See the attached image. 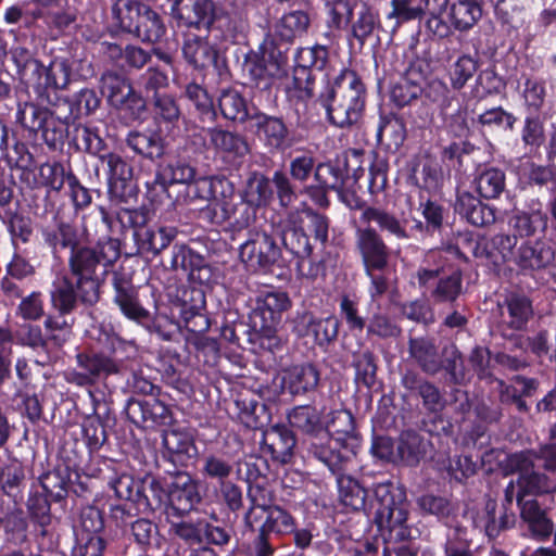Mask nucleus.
Returning <instances> with one entry per match:
<instances>
[{
  "mask_svg": "<svg viewBox=\"0 0 556 556\" xmlns=\"http://www.w3.org/2000/svg\"><path fill=\"white\" fill-rule=\"evenodd\" d=\"M251 122L255 134L271 153H283L293 146L291 131L281 116L253 110Z\"/></svg>",
  "mask_w": 556,
  "mask_h": 556,
  "instance_id": "obj_14",
  "label": "nucleus"
},
{
  "mask_svg": "<svg viewBox=\"0 0 556 556\" xmlns=\"http://www.w3.org/2000/svg\"><path fill=\"white\" fill-rule=\"evenodd\" d=\"M218 108L224 118L244 123L251 121V114L244 97L233 88L223 89L218 97Z\"/></svg>",
  "mask_w": 556,
  "mask_h": 556,
  "instance_id": "obj_50",
  "label": "nucleus"
},
{
  "mask_svg": "<svg viewBox=\"0 0 556 556\" xmlns=\"http://www.w3.org/2000/svg\"><path fill=\"white\" fill-rule=\"evenodd\" d=\"M361 219L364 223H376L381 232L395 240H408L410 238L407 230V219L399 218L395 214L384 208L376 206L365 208Z\"/></svg>",
  "mask_w": 556,
  "mask_h": 556,
  "instance_id": "obj_37",
  "label": "nucleus"
},
{
  "mask_svg": "<svg viewBox=\"0 0 556 556\" xmlns=\"http://www.w3.org/2000/svg\"><path fill=\"white\" fill-rule=\"evenodd\" d=\"M109 168V193L112 200L125 201L126 189L134 177L132 166L117 153L101 155Z\"/></svg>",
  "mask_w": 556,
  "mask_h": 556,
  "instance_id": "obj_30",
  "label": "nucleus"
},
{
  "mask_svg": "<svg viewBox=\"0 0 556 556\" xmlns=\"http://www.w3.org/2000/svg\"><path fill=\"white\" fill-rule=\"evenodd\" d=\"M162 442L175 464L185 466L197 453V446L188 432L177 429L164 430Z\"/></svg>",
  "mask_w": 556,
  "mask_h": 556,
  "instance_id": "obj_42",
  "label": "nucleus"
},
{
  "mask_svg": "<svg viewBox=\"0 0 556 556\" xmlns=\"http://www.w3.org/2000/svg\"><path fill=\"white\" fill-rule=\"evenodd\" d=\"M517 504L520 518L528 525L533 535L547 538L552 534L554 523L547 517L546 509L542 508L535 498H527L522 493H517Z\"/></svg>",
  "mask_w": 556,
  "mask_h": 556,
  "instance_id": "obj_34",
  "label": "nucleus"
},
{
  "mask_svg": "<svg viewBox=\"0 0 556 556\" xmlns=\"http://www.w3.org/2000/svg\"><path fill=\"white\" fill-rule=\"evenodd\" d=\"M210 140V146L215 150L232 155L243 157L249 153V144L243 136L217 127H207L205 129Z\"/></svg>",
  "mask_w": 556,
  "mask_h": 556,
  "instance_id": "obj_43",
  "label": "nucleus"
},
{
  "mask_svg": "<svg viewBox=\"0 0 556 556\" xmlns=\"http://www.w3.org/2000/svg\"><path fill=\"white\" fill-rule=\"evenodd\" d=\"M42 237L54 255L71 251L68 269L73 279L64 276L53 283L50 291L52 307L60 316H66L78 306H94L100 301V289L109 269L121 256L122 242L106 236L93 247L81 245L85 232L76 224L65 220L45 228Z\"/></svg>",
  "mask_w": 556,
  "mask_h": 556,
  "instance_id": "obj_1",
  "label": "nucleus"
},
{
  "mask_svg": "<svg viewBox=\"0 0 556 556\" xmlns=\"http://www.w3.org/2000/svg\"><path fill=\"white\" fill-rule=\"evenodd\" d=\"M555 260L553 247L544 241L527 242L519 247L516 263L522 269L540 270L549 266Z\"/></svg>",
  "mask_w": 556,
  "mask_h": 556,
  "instance_id": "obj_39",
  "label": "nucleus"
},
{
  "mask_svg": "<svg viewBox=\"0 0 556 556\" xmlns=\"http://www.w3.org/2000/svg\"><path fill=\"white\" fill-rule=\"evenodd\" d=\"M502 337L506 339L513 348L520 350L529 348L531 352L539 357L547 356L549 358V355L553 354L546 330H542L531 338L504 330Z\"/></svg>",
  "mask_w": 556,
  "mask_h": 556,
  "instance_id": "obj_63",
  "label": "nucleus"
},
{
  "mask_svg": "<svg viewBox=\"0 0 556 556\" xmlns=\"http://www.w3.org/2000/svg\"><path fill=\"white\" fill-rule=\"evenodd\" d=\"M116 220L123 229V247L127 256L160 255L169 247L178 231L175 227L149 226L144 208H121Z\"/></svg>",
  "mask_w": 556,
  "mask_h": 556,
  "instance_id": "obj_4",
  "label": "nucleus"
},
{
  "mask_svg": "<svg viewBox=\"0 0 556 556\" xmlns=\"http://www.w3.org/2000/svg\"><path fill=\"white\" fill-rule=\"evenodd\" d=\"M135 88L129 78L115 71H105L100 77V90L110 105L115 106Z\"/></svg>",
  "mask_w": 556,
  "mask_h": 556,
  "instance_id": "obj_56",
  "label": "nucleus"
},
{
  "mask_svg": "<svg viewBox=\"0 0 556 556\" xmlns=\"http://www.w3.org/2000/svg\"><path fill=\"white\" fill-rule=\"evenodd\" d=\"M374 497L370 509H374L379 531L407 525L409 504L403 489L392 482L378 483L374 489Z\"/></svg>",
  "mask_w": 556,
  "mask_h": 556,
  "instance_id": "obj_6",
  "label": "nucleus"
},
{
  "mask_svg": "<svg viewBox=\"0 0 556 556\" xmlns=\"http://www.w3.org/2000/svg\"><path fill=\"white\" fill-rule=\"evenodd\" d=\"M377 139L388 149L397 150L406 139V126L404 121L393 114L381 116L377 129Z\"/></svg>",
  "mask_w": 556,
  "mask_h": 556,
  "instance_id": "obj_58",
  "label": "nucleus"
},
{
  "mask_svg": "<svg viewBox=\"0 0 556 556\" xmlns=\"http://www.w3.org/2000/svg\"><path fill=\"white\" fill-rule=\"evenodd\" d=\"M364 156V152L361 150H351L345 154L344 167L332 164L331 162L318 163L314 181L321 185L324 188H328L331 191H338L342 186L345 185L346 177L351 170V164L356 165L353 168V178L357 181L364 174V168L359 165L361 159Z\"/></svg>",
  "mask_w": 556,
  "mask_h": 556,
  "instance_id": "obj_17",
  "label": "nucleus"
},
{
  "mask_svg": "<svg viewBox=\"0 0 556 556\" xmlns=\"http://www.w3.org/2000/svg\"><path fill=\"white\" fill-rule=\"evenodd\" d=\"M242 262L263 273H269L281 261V250L266 231H256L240 247Z\"/></svg>",
  "mask_w": 556,
  "mask_h": 556,
  "instance_id": "obj_11",
  "label": "nucleus"
},
{
  "mask_svg": "<svg viewBox=\"0 0 556 556\" xmlns=\"http://www.w3.org/2000/svg\"><path fill=\"white\" fill-rule=\"evenodd\" d=\"M125 143L136 154L153 162L161 159L165 153L163 137L160 132L152 129L129 131Z\"/></svg>",
  "mask_w": 556,
  "mask_h": 556,
  "instance_id": "obj_38",
  "label": "nucleus"
},
{
  "mask_svg": "<svg viewBox=\"0 0 556 556\" xmlns=\"http://www.w3.org/2000/svg\"><path fill=\"white\" fill-rule=\"evenodd\" d=\"M167 498L177 516L189 513L201 497L197 483L184 471H178L168 484Z\"/></svg>",
  "mask_w": 556,
  "mask_h": 556,
  "instance_id": "obj_22",
  "label": "nucleus"
},
{
  "mask_svg": "<svg viewBox=\"0 0 556 556\" xmlns=\"http://www.w3.org/2000/svg\"><path fill=\"white\" fill-rule=\"evenodd\" d=\"M292 214L298 223L303 225L304 230H308L315 241L325 248L329 238V218L308 206H305L301 211H296Z\"/></svg>",
  "mask_w": 556,
  "mask_h": 556,
  "instance_id": "obj_53",
  "label": "nucleus"
},
{
  "mask_svg": "<svg viewBox=\"0 0 556 556\" xmlns=\"http://www.w3.org/2000/svg\"><path fill=\"white\" fill-rule=\"evenodd\" d=\"M383 540V556H417L408 525L380 531Z\"/></svg>",
  "mask_w": 556,
  "mask_h": 556,
  "instance_id": "obj_41",
  "label": "nucleus"
},
{
  "mask_svg": "<svg viewBox=\"0 0 556 556\" xmlns=\"http://www.w3.org/2000/svg\"><path fill=\"white\" fill-rule=\"evenodd\" d=\"M340 325L333 315L318 318L311 312H304L295 318L294 329L298 336L312 337L318 346L326 348L337 340Z\"/></svg>",
  "mask_w": 556,
  "mask_h": 556,
  "instance_id": "obj_18",
  "label": "nucleus"
},
{
  "mask_svg": "<svg viewBox=\"0 0 556 556\" xmlns=\"http://www.w3.org/2000/svg\"><path fill=\"white\" fill-rule=\"evenodd\" d=\"M262 525L253 541L255 556H271L281 535L294 531V518L278 505H270L260 513Z\"/></svg>",
  "mask_w": 556,
  "mask_h": 556,
  "instance_id": "obj_8",
  "label": "nucleus"
},
{
  "mask_svg": "<svg viewBox=\"0 0 556 556\" xmlns=\"http://www.w3.org/2000/svg\"><path fill=\"white\" fill-rule=\"evenodd\" d=\"M76 367L64 372L66 382L85 388L97 384L112 375H118L122 362L94 351H83L76 354Z\"/></svg>",
  "mask_w": 556,
  "mask_h": 556,
  "instance_id": "obj_7",
  "label": "nucleus"
},
{
  "mask_svg": "<svg viewBox=\"0 0 556 556\" xmlns=\"http://www.w3.org/2000/svg\"><path fill=\"white\" fill-rule=\"evenodd\" d=\"M29 65L27 70L17 74L21 83L27 88L34 89L38 103L46 105L59 103V93L47 90V85H45L46 66L38 60Z\"/></svg>",
  "mask_w": 556,
  "mask_h": 556,
  "instance_id": "obj_45",
  "label": "nucleus"
},
{
  "mask_svg": "<svg viewBox=\"0 0 556 556\" xmlns=\"http://www.w3.org/2000/svg\"><path fill=\"white\" fill-rule=\"evenodd\" d=\"M180 318L188 331L201 334L211 327L210 318L204 313L205 295L201 289H184L179 298Z\"/></svg>",
  "mask_w": 556,
  "mask_h": 556,
  "instance_id": "obj_20",
  "label": "nucleus"
},
{
  "mask_svg": "<svg viewBox=\"0 0 556 556\" xmlns=\"http://www.w3.org/2000/svg\"><path fill=\"white\" fill-rule=\"evenodd\" d=\"M182 55L186 62L197 71L213 66L220 79L228 80L230 78L226 59L220 56L215 46L204 37L187 36L182 45Z\"/></svg>",
  "mask_w": 556,
  "mask_h": 556,
  "instance_id": "obj_10",
  "label": "nucleus"
},
{
  "mask_svg": "<svg viewBox=\"0 0 556 556\" xmlns=\"http://www.w3.org/2000/svg\"><path fill=\"white\" fill-rule=\"evenodd\" d=\"M462 292L463 275L459 270H455L451 275L438 279L435 287L430 292V298L435 304H448L456 307V301Z\"/></svg>",
  "mask_w": 556,
  "mask_h": 556,
  "instance_id": "obj_57",
  "label": "nucleus"
},
{
  "mask_svg": "<svg viewBox=\"0 0 556 556\" xmlns=\"http://www.w3.org/2000/svg\"><path fill=\"white\" fill-rule=\"evenodd\" d=\"M409 357L418 365L422 372L434 376L437 359L440 356L435 339L430 336L409 337L407 342Z\"/></svg>",
  "mask_w": 556,
  "mask_h": 556,
  "instance_id": "obj_36",
  "label": "nucleus"
},
{
  "mask_svg": "<svg viewBox=\"0 0 556 556\" xmlns=\"http://www.w3.org/2000/svg\"><path fill=\"white\" fill-rule=\"evenodd\" d=\"M164 33L165 26L160 14L148 5L130 34L139 38L142 42H156Z\"/></svg>",
  "mask_w": 556,
  "mask_h": 556,
  "instance_id": "obj_64",
  "label": "nucleus"
},
{
  "mask_svg": "<svg viewBox=\"0 0 556 556\" xmlns=\"http://www.w3.org/2000/svg\"><path fill=\"white\" fill-rule=\"evenodd\" d=\"M366 98V86L352 70H343L317 94V101L325 108L330 123L341 128L359 122Z\"/></svg>",
  "mask_w": 556,
  "mask_h": 556,
  "instance_id": "obj_3",
  "label": "nucleus"
},
{
  "mask_svg": "<svg viewBox=\"0 0 556 556\" xmlns=\"http://www.w3.org/2000/svg\"><path fill=\"white\" fill-rule=\"evenodd\" d=\"M235 190V185L231 182V192L222 198L216 207L208 212L212 214V223L227 224L232 231H242L255 222L256 210L241 197L237 198Z\"/></svg>",
  "mask_w": 556,
  "mask_h": 556,
  "instance_id": "obj_12",
  "label": "nucleus"
},
{
  "mask_svg": "<svg viewBox=\"0 0 556 556\" xmlns=\"http://www.w3.org/2000/svg\"><path fill=\"white\" fill-rule=\"evenodd\" d=\"M541 206L539 201H533L529 211H514L509 224L519 237H534L545 232L548 217Z\"/></svg>",
  "mask_w": 556,
  "mask_h": 556,
  "instance_id": "obj_32",
  "label": "nucleus"
},
{
  "mask_svg": "<svg viewBox=\"0 0 556 556\" xmlns=\"http://www.w3.org/2000/svg\"><path fill=\"white\" fill-rule=\"evenodd\" d=\"M262 450L270 454L280 464H288L293 457L296 438L291 429L283 425L270 427L263 433Z\"/></svg>",
  "mask_w": 556,
  "mask_h": 556,
  "instance_id": "obj_24",
  "label": "nucleus"
},
{
  "mask_svg": "<svg viewBox=\"0 0 556 556\" xmlns=\"http://www.w3.org/2000/svg\"><path fill=\"white\" fill-rule=\"evenodd\" d=\"M4 159L11 168H17L21 173V180L27 184L34 177L35 160L25 143L13 138L11 149L4 154ZM35 180V178H33Z\"/></svg>",
  "mask_w": 556,
  "mask_h": 556,
  "instance_id": "obj_61",
  "label": "nucleus"
},
{
  "mask_svg": "<svg viewBox=\"0 0 556 556\" xmlns=\"http://www.w3.org/2000/svg\"><path fill=\"white\" fill-rule=\"evenodd\" d=\"M279 236L283 248L293 256L300 260H307L313 252V245L309 238L304 230L303 225H300L292 213L279 231Z\"/></svg>",
  "mask_w": 556,
  "mask_h": 556,
  "instance_id": "obj_33",
  "label": "nucleus"
},
{
  "mask_svg": "<svg viewBox=\"0 0 556 556\" xmlns=\"http://www.w3.org/2000/svg\"><path fill=\"white\" fill-rule=\"evenodd\" d=\"M291 45V41L279 35L264 41L257 51L244 55L242 67L254 87L268 90L288 75Z\"/></svg>",
  "mask_w": 556,
  "mask_h": 556,
  "instance_id": "obj_5",
  "label": "nucleus"
},
{
  "mask_svg": "<svg viewBox=\"0 0 556 556\" xmlns=\"http://www.w3.org/2000/svg\"><path fill=\"white\" fill-rule=\"evenodd\" d=\"M428 442L413 430L403 431L396 442L397 462L416 466L427 453Z\"/></svg>",
  "mask_w": 556,
  "mask_h": 556,
  "instance_id": "obj_46",
  "label": "nucleus"
},
{
  "mask_svg": "<svg viewBox=\"0 0 556 556\" xmlns=\"http://www.w3.org/2000/svg\"><path fill=\"white\" fill-rule=\"evenodd\" d=\"M149 105L154 121L159 125H170L175 127L180 121L182 113L175 96L170 93L151 96Z\"/></svg>",
  "mask_w": 556,
  "mask_h": 556,
  "instance_id": "obj_49",
  "label": "nucleus"
},
{
  "mask_svg": "<svg viewBox=\"0 0 556 556\" xmlns=\"http://www.w3.org/2000/svg\"><path fill=\"white\" fill-rule=\"evenodd\" d=\"M273 195L270 179L260 172H252L247 179L241 198L257 211L258 207L269 204Z\"/></svg>",
  "mask_w": 556,
  "mask_h": 556,
  "instance_id": "obj_47",
  "label": "nucleus"
},
{
  "mask_svg": "<svg viewBox=\"0 0 556 556\" xmlns=\"http://www.w3.org/2000/svg\"><path fill=\"white\" fill-rule=\"evenodd\" d=\"M323 413L312 405H300L288 414L290 426L302 433L301 444L306 453L338 472L351 458V451L332 438L323 422Z\"/></svg>",
  "mask_w": 556,
  "mask_h": 556,
  "instance_id": "obj_2",
  "label": "nucleus"
},
{
  "mask_svg": "<svg viewBox=\"0 0 556 556\" xmlns=\"http://www.w3.org/2000/svg\"><path fill=\"white\" fill-rule=\"evenodd\" d=\"M455 212L475 227H489L496 220V210L469 191H457Z\"/></svg>",
  "mask_w": 556,
  "mask_h": 556,
  "instance_id": "obj_26",
  "label": "nucleus"
},
{
  "mask_svg": "<svg viewBox=\"0 0 556 556\" xmlns=\"http://www.w3.org/2000/svg\"><path fill=\"white\" fill-rule=\"evenodd\" d=\"M422 66L424 64L419 60L410 62L400 78L392 85L390 97L396 106L408 105L422 94L426 80Z\"/></svg>",
  "mask_w": 556,
  "mask_h": 556,
  "instance_id": "obj_19",
  "label": "nucleus"
},
{
  "mask_svg": "<svg viewBox=\"0 0 556 556\" xmlns=\"http://www.w3.org/2000/svg\"><path fill=\"white\" fill-rule=\"evenodd\" d=\"M343 466H345V464ZM343 469L344 467H342L338 472H332L333 475H337L340 502L353 510L366 509V490L356 479L351 476L343 475L341 472Z\"/></svg>",
  "mask_w": 556,
  "mask_h": 556,
  "instance_id": "obj_48",
  "label": "nucleus"
},
{
  "mask_svg": "<svg viewBox=\"0 0 556 556\" xmlns=\"http://www.w3.org/2000/svg\"><path fill=\"white\" fill-rule=\"evenodd\" d=\"M482 16V9L476 0H457L450 7V22L455 29L466 31Z\"/></svg>",
  "mask_w": 556,
  "mask_h": 556,
  "instance_id": "obj_51",
  "label": "nucleus"
},
{
  "mask_svg": "<svg viewBox=\"0 0 556 556\" xmlns=\"http://www.w3.org/2000/svg\"><path fill=\"white\" fill-rule=\"evenodd\" d=\"M101 104V99L97 92L90 88H84L74 96L73 102L60 96V101L56 104H50L55 108V115L60 119L77 118L81 115H90Z\"/></svg>",
  "mask_w": 556,
  "mask_h": 556,
  "instance_id": "obj_31",
  "label": "nucleus"
},
{
  "mask_svg": "<svg viewBox=\"0 0 556 556\" xmlns=\"http://www.w3.org/2000/svg\"><path fill=\"white\" fill-rule=\"evenodd\" d=\"M165 495L160 481L153 477H147L138 484L135 504L139 511H154L162 506Z\"/></svg>",
  "mask_w": 556,
  "mask_h": 556,
  "instance_id": "obj_52",
  "label": "nucleus"
},
{
  "mask_svg": "<svg viewBox=\"0 0 556 556\" xmlns=\"http://www.w3.org/2000/svg\"><path fill=\"white\" fill-rule=\"evenodd\" d=\"M503 320L500 332L518 333L527 329L528 323L533 317L532 301L525 294L510 293L504 300L502 306Z\"/></svg>",
  "mask_w": 556,
  "mask_h": 556,
  "instance_id": "obj_21",
  "label": "nucleus"
},
{
  "mask_svg": "<svg viewBox=\"0 0 556 556\" xmlns=\"http://www.w3.org/2000/svg\"><path fill=\"white\" fill-rule=\"evenodd\" d=\"M402 386L410 393L418 395L428 412L438 413L444 408L445 400L440 389L418 372L407 370L402 377Z\"/></svg>",
  "mask_w": 556,
  "mask_h": 556,
  "instance_id": "obj_29",
  "label": "nucleus"
},
{
  "mask_svg": "<svg viewBox=\"0 0 556 556\" xmlns=\"http://www.w3.org/2000/svg\"><path fill=\"white\" fill-rule=\"evenodd\" d=\"M435 375L443 370L451 384H463L466 380L464 357L456 344L450 343L442 348L437 359Z\"/></svg>",
  "mask_w": 556,
  "mask_h": 556,
  "instance_id": "obj_44",
  "label": "nucleus"
},
{
  "mask_svg": "<svg viewBox=\"0 0 556 556\" xmlns=\"http://www.w3.org/2000/svg\"><path fill=\"white\" fill-rule=\"evenodd\" d=\"M147 8L140 0H113L112 16L123 31L130 34Z\"/></svg>",
  "mask_w": 556,
  "mask_h": 556,
  "instance_id": "obj_55",
  "label": "nucleus"
},
{
  "mask_svg": "<svg viewBox=\"0 0 556 556\" xmlns=\"http://www.w3.org/2000/svg\"><path fill=\"white\" fill-rule=\"evenodd\" d=\"M172 15L178 26L210 30L218 14L213 0H170Z\"/></svg>",
  "mask_w": 556,
  "mask_h": 556,
  "instance_id": "obj_15",
  "label": "nucleus"
},
{
  "mask_svg": "<svg viewBox=\"0 0 556 556\" xmlns=\"http://www.w3.org/2000/svg\"><path fill=\"white\" fill-rule=\"evenodd\" d=\"M476 190L486 200L497 199L505 190V173L497 167H486L478 172L473 180Z\"/></svg>",
  "mask_w": 556,
  "mask_h": 556,
  "instance_id": "obj_54",
  "label": "nucleus"
},
{
  "mask_svg": "<svg viewBox=\"0 0 556 556\" xmlns=\"http://www.w3.org/2000/svg\"><path fill=\"white\" fill-rule=\"evenodd\" d=\"M328 54L327 48L319 45L298 50L294 56L293 83L302 99H312L316 96L314 83L318 76H325Z\"/></svg>",
  "mask_w": 556,
  "mask_h": 556,
  "instance_id": "obj_9",
  "label": "nucleus"
},
{
  "mask_svg": "<svg viewBox=\"0 0 556 556\" xmlns=\"http://www.w3.org/2000/svg\"><path fill=\"white\" fill-rule=\"evenodd\" d=\"M197 174V169L187 161L179 159H170L157 163L154 177L146 180L148 189H155L160 186L166 190L168 186L175 184L187 185L192 182Z\"/></svg>",
  "mask_w": 556,
  "mask_h": 556,
  "instance_id": "obj_23",
  "label": "nucleus"
},
{
  "mask_svg": "<svg viewBox=\"0 0 556 556\" xmlns=\"http://www.w3.org/2000/svg\"><path fill=\"white\" fill-rule=\"evenodd\" d=\"M257 306L254 316H261L263 324L262 330H270L280 319L281 313L291 307V300L285 291H271L260 296L256 301Z\"/></svg>",
  "mask_w": 556,
  "mask_h": 556,
  "instance_id": "obj_35",
  "label": "nucleus"
},
{
  "mask_svg": "<svg viewBox=\"0 0 556 556\" xmlns=\"http://www.w3.org/2000/svg\"><path fill=\"white\" fill-rule=\"evenodd\" d=\"M185 96L194 104L198 117L202 124L212 125L215 123L217 114L213 100L201 85L189 83L185 88Z\"/></svg>",
  "mask_w": 556,
  "mask_h": 556,
  "instance_id": "obj_62",
  "label": "nucleus"
},
{
  "mask_svg": "<svg viewBox=\"0 0 556 556\" xmlns=\"http://www.w3.org/2000/svg\"><path fill=\"white\" fill-rule=\"evenodd\" d=\"M114 288V303L119 307L121 312L129 319L141 325H147L151 315L139 302L138 289L134 286L131 277L128 275L114 271L112 277Z\"/></svg>",
  "mask_w": 556,
  "mask_h": 556,
  "instance_id": "obj_16",
  "label": "nucleus"
},
{
  "mask_svg": "<svg viewBox=\"0 0 556 556\" xmlns=\"http://www.w3.org/2000/svg\"><path fill=\"white\" fill-rule=\"evenodd\" d=\"M320 380V371L311 363L294 365L282 371L281 389L283 392L304 395L314 391Z\"/></svg>",
  "mask_w": 556,
  "mask_h": 556,
  "instance_id": "obj_25",
  "label": "nucleus"
},
{
  "mask_svg": "<svg viewBox=\"0 0 556 556\" xmlns=\"http://www.w3.org/2000/svg\"><path fill=\"white\" fill-rule=\"evenodd\" d=\"M450 5V0H422L421 9L426 20L427 29L440 38L447 37L451 33L450 25L443 18V14Z\"/></svg>",
  "mask_w": 556,
  "mask_h": 556,
  "instance_id": "obj_59",
  "label": "nucleus"
},
{
  "mask_svg": "<svg viewBox=\"0 0 556 556\" xmlns=\"http://www.w3.org/2000/svg\"><path fill=\"white\" fill-rule=\"evenodd\" d=\"M316 11L311 2H293L290 10L280 20L279 35L292 42L308 31Z\"/></svg>",
  "mask_w": 556,
  "mask_h": 556,
  "instance_id": "obj_27",
  "label": "nucleus"
},
{
  "mask_svg": "<svg viewBox=\"0 0 556 556\" xmlns=\"http://www.w3.org/2000/svg\"><path fill=\"white\" fill-rule=\"evenodd\" d=\"M556 492V475H546L541 471L533 470L532 472H525L523 476L518 478V492L522 496L529 495H543Z\"/></svg>",
  "mask_w": 556,
  "mask_h": 556,
  "instance_id": "obj_60",
  "label": "nucleus"
},
{
  "mask_svg": "<svg viewBox=\"0 0 556 556\" xmlns=\"http://www.w3.org/2000/svg\"><path fill=\"white\" fill-rule=\"evenodd\" d=\"M231 182L225 176L194 178L187 184V195L191 201L212 202L215 208L217 202L231 192Z\"/></svg>",
  "mask_w": 556,
  "mask_h": 556,
  "instance_id": "obj_28",
  "label": "nucleus"
},
{
  "mask_svg": "<svg viewBox=\"0 0 556 556\" xmlns=\"http://www.w3.org/2000/svg\"><path fill=\"white\" fill-rule=\"evenodd\" d=\"M355 249L366 275L370 270L383 271L390 261V249L377 229L368 226L355 230Z\"/></svg>",
  "mask_w": 556,
  "mask_h": 556,
  "instance_id": "obj_13",
  "label": "nucleus"
},
{
  "mask_svg": "<svg viewBox=\"0 0 556 556\" xmlns=\"http://www.w3.org/2000/svg\"><path fill=\"white\" fill-rule=\"evenodd\" d=\"M239 420L249 429H262L271 420L268 406L255 396H239L236 402Z\"/></svg>",
  "mask_w": 556,
  "mask_h": 556,
  "instance_id": "obj_40",
  "label": "nucleus"
}]
</instances>
